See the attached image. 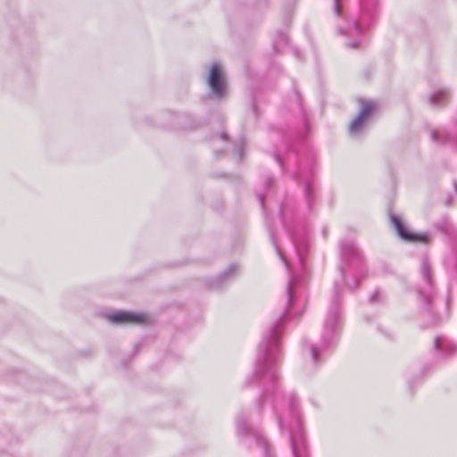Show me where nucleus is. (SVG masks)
Listing matches in <instances>:
<instances>
[{"label": "nucleus", "mask_w": 457, "mask_h": 457, "mask_svg": "<svg viewBox=\"0 0 457 457\" xmlns=\"http://www.w3.org/2000/svg\"><path fill=\"white\" fill-rule=\"evenodd\" d=\"M366 119L361 117V115H358L350 124L349 129L352 133L358 132L361 128L362 127L364 121Z\"/></svg>", "instance_id": "39448f33"}, {"label": "nucleus", "mask_w": 457, "mask_h": 457, "mask_svg": "<svg viewBox=\"0 0 457 457\" xmlns=\"http://www.w3.org/2000/svg\"><path fill=\"white\" fill-rule=\"evenodd\" d=\"M147 320V315L144 313L117 312L110 315V320L115 323L144 324Z\"/></svg>", "instance_id": "f03ea898"}, {"label": "nucleus", "mask_w": 457, "mask_h": 457, "mask_svg": "<svg viewBox=\"0 0 457 457\" xmlns=\"http://www.w3.org/2000/svg\"><path fill=\"white\" fill-rule=\"evenodd\" d=\"M375 110V104L369 101H362L361 103V111L359 115L367 119L369 115Z\"/></svg>", "instance_id": "20e7f679"}, {"label": "nucleus", "mask_w": 457, "mask_h": 457, "mask_svg": "<svg viewBox=\"0 0 457 457\" xmlns=\"http://www.w3.org/2000/svg\"><path fill=\"white\" fill-rule=\"evenodd\" d=\"M393 225L395 226V229L397 230V233L401 238H403L405 241L411 242V243H428V237L426 234H420V233H414L409 231L403 224L401 222V220L396 218L393 217L391 219Z\"/></svg>", "instance_id": "f257e3e1"}, {"label": "nucleus", "mask_w": 457, "mask_h": 457, "mask_svg": "<svg viewBox=\"0 0 457 457\" xmlns=\"http://www.w3.org/2000/svg\"><path fill=\"white\" fill-rule=\"evenodd\" d=\"M209 85L212 90L217 95H221L225 89V79L221 68L218 64H213L211 68Z\"/></svg>", "instance_id": "7ed1b4c3"}, {"label": "nucleus", "mask_w": 457, "mask_h": 457, "mask_svg": "<svg viewBox=\"0 0 457 457\" xmlns=\"http://www.w3.org/2000/svg\"><path fill=\"white\" fill-rule=\"evenodd\" d=\"M439 97L446 99L447 98V95L445 93H444V92H441V93L436 95L433 99H434L435 102L438 103L440 101Z\"/></svg>", "instance_id": "423d86ee"}]
</instances>
